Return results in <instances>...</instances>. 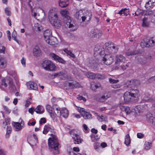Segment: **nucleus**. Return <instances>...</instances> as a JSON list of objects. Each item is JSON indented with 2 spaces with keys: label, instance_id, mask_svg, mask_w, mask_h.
<instances>
[{
  "label": "nucleus",
  "instance_id": "obj_1",
  "mask_svg": "<svg viewBox=\"0 0 155 155\" xmlns=\"http://www.w3.org/2000/svg\"><path fill=\"white\" fill-rule=\"evenodd\" d=\"M50 131V135L51 137L49 138L48 140V144L49 146L52 149H54L57 150L55 153L56 154L59 153L58 149L60 147L59 143L58 140L56 135V133L53 127L49 124L45 125L44 126L43 133L46 134L48 131Z\"/></svg>",
  "mask_w": 155,
  "mask_h": 155
},
{
  "label": "nucleus",
  "instance_id": "obj_2",
  "mask_svg": "<svg viewBox=\"0 0 155 155\" xmlns=\"http://www.w3.org/2000/svg\"><path fill=\"white\" fill-rule=\"evenodd\" d=\"M92 13L90 10H80L75 14V17L77 19H81L82 21L88 23L91 19Z\"/></svg>",
  "mask_w": 155,
  "mask_h": 155
},
{
  "label": "nucleus",
  "instance_id": "obj_3",
  "mask_svg": "<svg viewBox=\"0 0 155 155\" xmlns=\"http://www.w3.org/2000/svg\"><path fill=\"white\" fill-rule=\"evenodd\" d=\"M49 19L51 23L55 28H58L61 26V21L58 19L56 9H51L49 13Z\"/></svg>",
  "mask_w": 155,
  "mask_h": 155
},
{
  "label": "nucleus",
  "instance_id": "obj_4",
  "mask_svg": "<svg viewBox=\"0 0 155 155\" xmlns=\"http://www.w3.org/2000/svg\"><path fill=\"white\" fill-rule=\"evenodd\" d=\"M62 15L64 17V20L67 26L72 31L76 30L77 27L75 23L71 20L70 17L68 15V12L66 10H62L61 12Z\"/></svg>",
  "mask_w": 155,
  "mask_h": 155
},
{
  "label": "nucleus",
  "instance_id": "obj_5",
  "mask_svg": "<svg viewBox=\"0 0 155 155\" xmlns=\"http://www.w3.org/2000/svg\"><path fill=\"white\" fill-rule=\"evenodd\" d=\"M42 66L44 69L48 71H54L56 68L54 64L49 60L44 61L42 64Z\"/></svg>",
  "mask_w": 155,
  "mask_h": 155
},
{
  "label": "nucleus",
  "instance_id": "obj_6",
  "mask_svg": "<svg viewBox=\"0 0 155 155\" xmlns=\"http://www.w3.org/2000/svg\"><path fill=\"white\" fill-rule=\"evenodd\" d=\"M106 51L109 54H114L117 52L119 46L116 45L110 44L109 43H105Z\"/></svg>",
  "mask_w": 155,
  "mask_h": 155
},
{
  "label": "nucleus",
  "instance_id": "obj_7",
  "mask_svg": "<svg viewBox=\"0 0 155 155\" xmlns=\"http://www.w3.org/2000/svg\"><path fill=\"white\" fill-rule=\"evenodd\" d=\"M103 62L107 65L111 64L113 62L114 59L111 54H105L104 57L101 58Z\"/></svg>",
  "mask_w": 155,
  "mask_h": 155
},
{
  "label": "nucleus",
  "instance_id": "obj_8",
  "mask_svg": "<svg viewBox=\"0 0 155 155\" xmlns=\"http://www.w3.org/2000/svg\"><path fill=\"white\" fill-rule=\"evenodd\" d=\"M94 54L96 56L100 55L101 56L105 53L104 49L102 46L98 45H96L94 48Z\"/></svg>",
  "mask_w": 155,
  "mask_h": 155
},
{
  "label": "nucleus",
  "instance_id": "obj_9",
  "mask_svg": "<svg viewBox=\"0 0 155 155\" xmlns=\"http://www.w3.org/2000/svg\"><path fill=\"white\" fill-rule=\"evenodd\" d=\"M110 96V94H104L102 96H100L98 94L96 95L95 96L94 98L98 101L103 102L105 101Z\"/></svg>",
  "mask_w": 155,
  "mask_h": 155
},
{
  "label": "nucleus",
  "instance_id": "obj_10",
  "mask_svg": "<svg viewBox=\"0 0 155 155\" xmlns=\"http://www.w3.org/2000/svg\"><path fill=\"white\" fill-rule=\"evenodd\" d=\"M49 55L52 59L56 61H57L58 62L63 64H64L65 63V61L62 58L53 53H50Z\"/></svg>",
  "mask_w": 155,
  "mask_h": 155
},
{
  "label": "nucleus",
  "instance_id": "obj_11",
  "mask_svg": "<svg viewBox=\"0 0 155 155\" xmlns=\"http://www.w3.org/2000/svg\"><path fill=\"white\" fill-rule=\"evenodd\" d=\"M124 101L126 103L133 101L134 100L129 92H126L124 94Z\"/></svg>",
  "mask_w": 155,
  "mask_h": 155
},
{
  "label": "nucleus",
  "instance_id": "obj_12",
  "mask_svg": "<svg viewBox=\"0 0 155 155\" xmlns=\"http://www.w3.org/2000/svg\"><path fill=\"white\" fill-rule=\"evenodd\" d=\"M129 92L134 100L137 99L140 95L139 91L137 89H132Z\"/></svg>",
  "mask_w": 155,
  "mask_h": 155
},
{
  "label": "nucleus",
  "instance_id": "obj_13",
  "mask_svg": "<svg viewBox=\"0 0 155 155\" xmlns=\"http://www.w3.org/2000/svg\"><path fill=\"white\" fill-rule=\"evenodd\" d=\"M28 87L30 90H38V87L37 84L33 81H29L27 83Z\"/></svg>",
  "mask_w": 155,
  "mask_h": 155
},
{
  "label": "nucleus",
  "instance_id": "obj_14",
  "mask_svg": "<svg viewBox=\"0 0 155 155\" xmlns=\"http://www.w3.org/2000/svg\"><path fill=\"white\" fill-rule=\"evenodd\" d=\"M115 61V64H117L120 62H124L125 61V58L122 55L117 54L116 55Z\"/></svg>",
  "mask_w": 155,
  "mask_h": 155
},
{
  "label": "nucleus",
  "instance_id": "obj_15",
  "mask_svg": "<svg viewBox=\"0 0 155 155\" xmlns=\"http://www.w3.org/2000/svg\"><path fill=\"white\" fill-rule=\"evenodd\" d=\"M155 2V0H149L146 3L145 7L147 10H150L154 6Z\"/></svg>",
  "mask_w": 155,
  "mask_h": 155
},
{
  "label": "nucleus",
  "instance_id": "obj_16",
  "mask_svg": "<svg viewBox=\"0 0 155 155\" xmlns=\"http://www.w3.org/2000/svg\"><path fill=\"white\" fill-rule=\"evenodd\" d=\"M33 54L34 56L38 57L41 55V51L38 46H35L33 49Z\"/></svg>",
  "mask_w": 155,
  "mask_h": 155
},
{
  "label": "nucleus",
  "instance_id": "obj_17",
  "mask_svg": "<svg viewBox=\"0 0 155 155\" xmlns=\"http://www.w3.org/2000/svg\"><path fill=\"white\" fill-rule=\"evenodd\" d=\"M43 34L45 40L46 39H49L50 37L52 36V31L51 29H47L44 31Z\"/></svg>",
  "mask_w": 155,
  "mask_h": 155
},
{
  "label": "nucleus",
  "instance_id": "obj_18",
  "mask_svg": "<svg viewBox=\"0 0 155 155\" xmlns=\"http://www.w3.org/2000/svg\"><path fill=\"white\" fill-rule=\"evenodd\" d=\"M55 40L56 38L51 36L50 37L49 39H46L45 41L48 44L51 45L55 46L56 45Z\"/></svg>",
  "mask_w": 155,
  "mask_h": 155
},
{
  "label": "nucleus",
  "instance_id": "obj_19",
  "mask_svg": "<svg viewBox=\"0 0 155 155\" xmlns=\"http://www.w3.org/2000/svg\"><path fill=\"white\" fill-rule=\"evenodd\" d=\"M9 81L7 77L3 78L1 82V86L4 87H6L8 86V84L9 82Z\"/></svg>",
  "mask_w": 155,
  "mask_h": 155
},
{
  "label": "nucleus",
  "instance_id": "obj_20",
  "mask_svg": "<svg viewBox=\"0 0 155 155\" xmlns=\"http://www.w3.org/2000/svg\"><path fill=\"white\" fill-rule=\"evenodd\" d=\"M7 65V62L5 58L4 57H0V68H5Z\"/></svg>",
  "mask_w": 155,
  "mask_h": 155
},
{
  "label": "nucleus",
  "instance_id": "obj_21",
  "mask_svg": "<svg viewBox=\"0 0 155 155\" xmlns=\"http://www.w3.org/2000/svg\"><path fill=\"white\" fill-rule=\"evenodd\" d=\"M73 141L75 144H79L81 143L83 141L82 139L80 136L78 135L76 136L73 137Z\"/></svg>",
  "mask_w": 155,
  "mask_h": 155
},
{
  "label": "nucleus",
  "instance_id": "obj_22",
  "mask_svg": "<svg viewBox=\"0 0 155 155\" xmlns=\"http://www.w3.org/2000/svg\"><path fill=\"white\" fill-rule=\"evenodd\" d=\"M147 119L151 122L153 125H155V116H153L151 114L147 115Z\"/></svg>",
  "mask_w": 155,
  "mask_h": 155
},
{
  "label": "nucleus",
  "instance_id": "obj_23",
  "mask_svg": "<svg viewBox=\"0 0 155 155\" xmlns=\"http://www.w3.org/2000/svg\"><path fill=\"white\" fill-rule=\"evenodd\" d=\"M35 111L38 114H42L44 111V107L38 105L35 109Z\"/></svg>",
  "mask_w": 155,
  "mask_h": 155
},
{
  "label": "nucleus",
  "instance_id": "obj_24",
  "mask_svg": "<svg viewBox=\"0 0 155 155\" xmlns=\"http://www.w3.org/2000/svg\"><path fill=\"white\" fill-rule=\"evenodd\" d=\"M81 115L85 119H90L91 118V114L89 112H87L85 110L82 112Z\"/></svg>",
  "mask_w": 155,
  "mask_h": 155
},
{
  "label": "nucleus",
  "instance_id": "obj_25",
  "mask_svg": "<svg viewBox=\"0 0 155 155\" xmlns=\"http://www.w3.org/2000/svg\"><path fill=\"white\" fill-rule=\"evenodd\" d=\"M129 10L126 8H123L119 12L118 14L120 15L124 14V15L127 16L129 14Z\"/></svg>",
  "mask_w": 155,
  "mask_h": 155
},
{
  "label": "nucleus",
  "instance_id": "obj_26",
  "mask_svg": "<svg viewBox=\"0 0 155 155\" xmlns=\"http://www.w3.org/2000/svg\"><path fill=\"white\" fill-rule=\"evenodd\" d=\"M61 115L65 118L68 117V112L66 108H63L61 110Z\"/></svg>",
  "mask_w": 155,
  "mask_h": 155
},
{
  "label": "nucleus",
  "instance_id": "obj_27",
  "mask_svg": "<svg viewBox=\"0 0 155 155\" xmlns=\"http://www.w3.org/2000/svg\"><path fill=\"white\" fill-rule=\"evenodd\" d=\"M101 86L99 83H95L94 82H92L91 84V88L92 90H94Z\"/></svg>",
  "mask_w": 155,
  "mask_h": 155
},
{
  "label": "nucleus",
  "instance_id": "obj_28",
  "mask_svg": "<svg viewBox=\"0 0 155 155\" xmlns=\"http://www.w3.org/2000/svg\"><path fill=\"white\" fill-rule=\"evenodd\" d=\"M93 146L95 150L97 152H101V147L100 146V143L96 142L93 144Z\"/></svg>",
  "mask_w": 155,
  "mask_h": 155
},
{
  "label": "nucleus",
  "instance_id": "obj_29",
  "mask_svg": "<svg viewBox=\"0 0 155 155\" xmlns=\"http://www.w3.org/2000/svg\"><path fill=\"white\" fill-rule=\"evenodd\" d=\"M120 108L122 111H124L127 114H130V112L129 107H125L121 106H120Z\"/></svg>",
  "mask_w": 155,
  "mask_h": 155
},
{
  "label": "nucleus",
  "instance_id": "obj_30",
  "mask_svg": "<svg viewBox=\"0 0 155 155\" xmlns=\"http://www.w3.org/2000/svg\"><path fill=\"white\" fill-rule=\"evenodd\" d=\"M97 119L101 122H107V117L104 116L97 115Z\"/></svg>",
  "mask_w": 155,
  "mask_h": 155
},
{
  "label": "nucleus",
  "instance_id": "obj_31",
  "mask_svg": "<svg viewBox=\"0 0 155 155\" xmlns=\"http://www.w3.org/2000/svg\"><path fill=\"white\" fill-rule=\"evenodd\" d=\"M86 76L91 79L95 78L96 74L93 72H87L85 74Z\"/></svg>",
  "mask_w": 155,
  "mask_h": 155
},
{
  "label": "nucleus",
  "instance_id": "obj_32",
  "mask_svg": "<svg viewBox=\"0 0 155 155\" xmlns=\"http://www.w3.org/2000/svg\"><path fill=\"white\" fill-rule=\"evenodd\" d=\"M130 84L131 85L130 87L135 86L137 85V84H139V81L138 80H131L130 81Z\"/></svg>",
  "mask_w": 155,
  "mask_h": 155
},
{
  "label": "nucleus",
  "instance_id": "obj_33",
  "mask_svg": "<svg viewBox=\"0 0 155 155\" xmlns=\"http://www.w3.org/2000/svg\"><path fill=\"white\" fill-rule=\"evenodd\" d=\"M150 23L146 18H144L143 19L142 25L143 27H147L149 26Z\"/></svg>",
  "mask_w": 155,
  "mask_h": 155
},
{
  "label": "nucleus",
  "instance_id": "obj_34",
  "mask_svg": "<svg viewBox=\"0 0 155 155\" xmlns=\"http://www.w3.org/2000/svg\"><path fill=\"white\" fill-rule=\"evenodd\" d=\"M91 62H89V63L87 64V65L89 67H92L93 68H94L96 67H97L98 65V64L95 62V61L93 60H91Z\"/></svg>",
  "mask_w": 155,
  "mask_h": 155
},
{
  "label": "nucleus",
  "instance_id": "obj_35",
  "mask_svg": "<svg viewBox=\"0 0 155 155\" xmlns=\"http://www.w3.org/2000/svg\"><path fill=\"white\" fill-rule=\"evenodd\" d=\"M14 127L16 129V131L20 130L22 129L21 125L19 122H15L14 124Z\"/></svg>",
  "mask_w": 155,
  "mask_h": 155
},
{
  "label": "nucleus",
  "instance_id": "obj_36",
  "mask_svg": "<svg viewBox=\"0 0 155 155\" xmlns=\"http://www.w3.org/2000/svg\"><path fill=\"white\" fill-rule=\"evenodd\" d=\"M142 107L140 105H138L136 106L134 108L135 113L137 114L140 113L142 111Z\"/></svg>",
  "mask_w": 155,
  "mask_h": 155
},
{
  "label": "nucleus",
  "instance_id": "obj_37",
  "mask_svg": "<svg viewBox=\"0 0 155 155\" xmlns=\"http://www.w3.org/2000/svg\"><path fill=\"white\" fill-rule=\"evenodd\" d=\"M90 137L92 142H94L95 141H98L100 139V137L98 135L91 134L90 135Z\"/></svg>",
  "mask_w": 155,
  "mask_h": 155
},
{
  "label": "nucleus",
  "instance_id": "obj_38",
  "mask_svg": "<svg viewBox=\"0 0 155 155\" xmlns=\"http://www.w3.org/2000/svg\"><path fill=\"white\" fill-rule=\"evenodd\" d=\"M33 140H30V143H29L30 145H33L36 144V143L37 142L38 140L37 137L35 134H33Z\"/></svg>",
  "mask_w": 155,
  "mask_h": 155
},
{
  "label": "nucleus",
  "instance_id": "obj_39",
  "mask_svg": "<svg viewBox=\"0 0 155 155\" xmlns=\"http://www.w3.org/2000/svg\"><path fill=\"white\" fill-rule=\"evenodd\" d=\"M95 37L97 38H100L102 35V32L100 30L98 29H95Z\"/></svg>",
  "mask_w": 155,
  "mask_h": 155
},
{
  "label": "nucleus",
  "instance_id": "obj_40",
  "mask_svg": "<svg viewBox=\"0 0 155 155\" xmlns=\"http://www.w3.org/2000/svg\"><path fill=\"white\" fill-rule=\"evenodd\" d=\"M55 114L58 117H59L61 115V110L59 107H56L54 110Z\"/></svg>",
  "mask_w": 155,
  "mask_h": 155
},
{
  "label": "nucleus",
  "instance_id": "obj_41",
  "mask_svg": "<svg viewBox=\"0 0 155 155\" xmlns=\"http://www.w3.org/2000/svg\"><path fill=\"white\" fill-rule=\"evenodd\" d=\"M68 4L69 3L68 1H60L59 3V6L63 8L67 6Z\"/></svg>",
  "mask_w": 155,
  "mask_h": 155
},
{
  "label": "nucleus",
  "instance_id": "obj_42",
  "mask_svg": "<svg viewBox=\"0 0 155 155\" xmlns=\"http://www.w3.org/2000/svg\"><path fill=\"white\" fill-rule=\"evenodd\" d=\"M140 45L142 48L149 47V45H148V42H147V40L142 41L140 44Z\"/></svg>",
  "mask_w": 155,
  "mask_h": 155
},
{
  "label": "nucleus",
  "instance_id": "obj_43",
  "mask_svg": "<svg viewBox=\"0 0 155 155\" xmlns=\"http://www.w3.org/2000/svg\"><path fill=\"white\" fill-rule=\"evenodd\" d=\"M41 26L38 23H35L34 25L35 30L36 31H40L42 29Z\"/></svg>",
  "mask_w": 155,
  "mask_h": 155
},
{
  "label": "nucleus",
  "instance_id": "obj_44",
  "mask_svg": "<svg viewBox=\"0 0 155 155\" xmlns=\"http://www.w3.org/2000/svg\"><path fill=\"white\" fill-rule=\"evenodd\" d=\"M130 143V140L129 135L127 134L126 136V138L125 141L124 143L127 146Z\"/></svg>",
  "mask_w": 155,
  "mask_h": 155
},
{
  "label": "nucleus",
  "instance_id": "obj_45",
  "mask_svg": "<svg viewBox=\"0 0 155 155\" xmlns=\"http://www.w3.org/2000/svg\"><path fill=\"white\" fill-rule=\"evenodd\" d=\"M152 146V143L150 142H145L144 144L145 149L148 150L150 149Z\"/></svg>",
  "mask_w": 155,
  "mask_h": 155
},
{
  "label": "nucleus",
  "instance_id": "obj_46",
  "mask_svg": "<svg viewBox=\"0 0 155 155\" xmlns=\"http://www.w3.org/2000/svg\"><path fill=\"white\" fill-rule=\"evenodd\" d=\"M138 52L137 51H128L126 52V54L127 56H130L137 54Z\"/></svg>",
  "mask_w": 155,
  "mask_h": 155
},
{
  "label": "nucleus",
  "instance_id": "obj_47",
  "mask_svg": "<svg viewBox=\"0 0 155 155\" xmlns=\"http://www.w3.org/2000/svg\"><path fill=\"white\" fill-rule=\"evenodd\" d=\"M64 51L68 55H69L71 57L74 58H75L74 54H73L71 51L68 50L67 49H64Z\"/></svg>",
  "mask_w": 155,
  "mask_h": 155
},
{
  "label": "nucleus",
  "instance_id": "obj_48",
  "mask_svg": "<svg viewBox=\"0 0 155 155\" xmlns=\"http://www.w3.org/2000/svg\"><path fill=\"white\" fill-rule=\"evenodd\" d=\"M16 31L14 30L13 32H12V38L13 39H14L15 41L17 43H18V41L16 38Z\"/></svg>",
  "mask_w": 155,
  "mask_h": 155
},
{
  "label": "nucleus",
  "instance_id": "obj_49",
  "mask_svg": "<svg viewBox=\"0 0 155 155\" xmlns=\"http://www.w3.org/2000/svg\"><path fill=\"white\" fill-rule=\"evenodd\" d=\"M46 109L48 112L50 114L52 113L53 108L51 105H47L46 106Z\"/></svg>",
  "mask_w": 155,
  "mask_h": 155
},
{
  "label": "nucleus",
  "instance_id": "obj_50",
  "mask_svg": "<svg viewBox=\"0 0 155 155\" xmlns=\"http://www.w3.org/2000/svg\"><path fill=\"white\" fill-rule=\"evenodd\" d=\"M70 133L72 138H73V137H74V136H76L78 135L76 131L74 130H71Z\"/></svg>",
  "mask_w": 155,
  "mask_h": 155
},
{
  "label": "nucleus",
  "instance_id": "obj_51",
  "mask_svg": "<svg viewBox=\"0 0 155 155\" xmlns=\"http://www.w3.org/2000/svg\"><path fill=\"white\" fill-rule=\"evenodd\" d=\"M109 81L111 84H116L119 82L118 80L114 79L111 78H109Z\"/></svg>",
  "mask_w": 155,
  "mask_h": 155
},
{
  "label": "nucleus",
  "instance_id": "obj_52",
  "mask_svg": "<svg viewBox=\"0 0 155 155\" xmlns=\"http://www.w3.org/2000/svg\"><path fill=\"white\" fill-rule=\"evenodd\" d=\"M105 77L104 75L99 74H96L95 78H97L100 79H104L105 78Z\"/></svg>",
  "mask_w": 155,
  "mask_h": 155
},
{
  "label": "nucleus",
  "instance_id": "obj_53",
  "mask_svg": "<svg viewBox=\"0 0 155 155\" xmlns=\"http://www.w3.org/2000/svg\"><path fill=\"white\" fill-rule=\"evenodd\" d=\"M11 82L12 81H9V89L10 90L13 91L15 89V85L12 83Z\"/></svg>",
  "mask_w": 155,
  "mask_h": 155
},
{
  "label": "nucleus",
  "instance_id": "obj_54",
  "mask_svg": "<svg viewBox=\"0 0 155 155\" xmlns=\"http://www.w3.org/2000/svg\"><path fill=\"white\" fill-rule=\"evenodd\" d=\"M127 67V66L126 64H125V65H124L122 66L121 65L120 66V67H119V68H118V67H115V69H122L123 70H124L126 69Z\"/></svg>",
  "mask_w": 155,
  "mask_h": 155
},
{
  "label": "nucleus",
  "instance_id": "obj_55",
  "mask_svg": "<svg viewBox=\"0 0 155 155\" xmlns=\"http://www.w3.org/2000/svg\"><path fill=\"white\" fill-rule=\"evenodd\" d=\"M50 114L54 121V122H57V118L56 116V115L55 114H54L53 113Z\"/></svg>",
  "mask_w": 155,
  "mask_h": 155
},
{
  "label": "nucleus",
  "instance_id": "obj_56",
  "mask_svg": "<svg viewBox=\"0 0 155 155\" xmlns=\"http://www.w3.org/2000/svg\"><path fill=\"white\" fill-rule=\"evenodd\" d=\"M152 40L151 38L147 40V42H148V45H149L150 47L153 46L154 45V44L153 42L151 41Z\"/></svg>",
  "mask_w": 155,
  "mask_h": 155
},
{
  "label": "nucleus",
  "instance_id": "obj_57",
  "mask_svg": "<svg viewBox=\"0 0 155 155\" xmlns=\"http://www.w3.org/2000/svg\"><path fill=\"white\" fill-rule=\"evenodd\" d=\"M121 86V85L120 84H113L111 85V87L115 89L119 88Z\"/></svg>",
  "mask_w": 155,
  "mask_h": 155
},
{
  "label": "nucleus",
  "instance_id": "obj_58",
  "mask_svg": "<svg viewBox=\"0 0 155 155\" xmlns=\"http://www.w3.org/2000/svg\"><path fill=\"white\" fill-rule=\"evenodd\" d=\"M66 84L70 87V88H74V84L73 83V81L69 82H67L66 83Z\"/></svg>",
  "mask_w": 155,
  "mask_h": 155
},
{
  "label": "nucleus",
  "instance_id": "obj_59",
  "mask_svg": "<svg viewBox=\"0 0 155 155\" xmlns=\"http://www.w3.org/2000/svg\"><path fill=\"white\" fill-rule=\"evenodd\" d=\"M83 127L84 132L86 133H88L89 131V129L87 125L85 124H84L83 125Z\"/></svg>",
  "mask_w": 155,
  "mask_h": 155
},
{
  "label": "nucleus",
  "instance_id": "obj_60",
  "mask_svg": "<svg viewBox=\"0 0 155 155\" xmlns=\"http://www.w3.org/2000/svg\"><path fill=\"white\" fill-rule=\"evenodd\" d=\"M77 99L80 101L83 100V101H86V99L83 97L81 95H79L78 97H77Z\"/></svg>",
  "mask_w": 155,
  "mask_h": 155
},
{
  "label": "nucleus",
  "instance_id": "obj_61",
  "mask_svg": "<svg viewBox=\"0 0 155 155\" xmlns=\"http://www.w3.org/2000/svg\"><path fill=\"white\" fill-rule=\"evenodd\" d=\"M95 29L91 31L90 33V36L92 38H95Z\"/></svg>",
  "mask_w": 155,
  "mask_h": 155
},
{
  "label": "nucleus",
  "instance_id": "obj_62",
  "mask_svg": "<svg viewBox=\"0 0 155 155\" xmlns=\"http://www.w3.org/2000/svg\"><path fill=\"white\" fill-rule=\"evenodd\" d=\"M5 12L6 14L8 16H10L11 15V12L9 10L8 8H6L5 9Z\"/></svg>",
  "mask_w": 155,
  "mask_h": 155
},
{
  "label": "nucleus",
  "instance_id": "obj_63",
  "mask_svg": "<svg viewBox=\"0 0 155 155\" xmlns=\"http://www.w3.org/2000/svg\"><path fill=\"white\" fill-rule=\"evenodd\" d=\"M149 96V95L148 94H147L146 95H145L143 97V100L145 101H148L149 100L150 98V97Z\"/></svg>",
  "mask_w": 155,
  "mask_h": 155
},
{
  "label": "nucleus",
  "instance_id": "obj_64",
  "mask_svg": "<svg viewBox=\"0 0 155 155\" xmlns=\"http://www.w3.org/2000/svg\"><path fill=\"white\" fill-rule=\"evenodd\" d=\"M21 62L22 65L24 67L25 66L26 60L25 58H23L21 60Z\"/></svg>",
  "mask_w": 155,
  "mask_h": 155
}]
</instances>
